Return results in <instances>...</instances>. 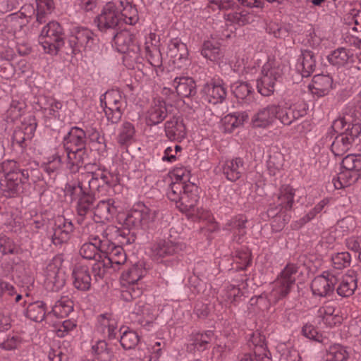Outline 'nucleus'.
I'll use <instances>...</instances> for the list:
<instances>
[{"label":"nucleus","mask_w":361,"mask_h":361,"mask_svg":"<svg viewBox=\"0 0 361 361\" xmlns=\"http://www.w3.org/2000/svg\"><path fill=\"white\" fill-rule=\"evenodd\" d=\"M39 43L45 53L56 56L59 51L75 56L81 52L71 38L65 42V33L61 24H46L39 36Z\"/></svg>","instance_id":"f257e3e1"},{"label":"nucleus","mask_w":361,"mask_h":361,"mask_svg":"<svg viewBox=\"0 0 361 361\" xmlns=\"http://www.w3.org/2000/svg\"><path fill=\"white\" fill-rule=\"evenodd\" d=\"M158 211L151 209L145 204H137L128 212L123 221V228L118 231L121 238V240H124L133 231L143 232L150 229L157 216Z\"/></svg>","instance_id":"f03ea898"},{"label":"nucleus","mask_w":361,"mask_h":361,"mask_svg":"<svg viewBox=\"0 0 361 361\" xmlns=\"http://www.w3.org/2000/svg\"><path fill=\"white\" fill-rule=\"evenodd\" d=\"M361 178V154H348L341 161V171L334 182L337 189L348 187Z\"/></svg>","instance_id":"7ed1b4c3"},{"label":"nucleus","mask_w":361,"mask_h":361,"mask_svg":"<svg viewBox=\"0 0 361 361\" xmlns=\"http://www.w3.org/2000/svg\"><path fill=\"white\" fill-rule=\"evenodd\" d=\"M15 161L7 160L0 164V173L4 174L0 180V189L2 195L7 198L18 196L23 192L22 180L18 179L16 173H13Z\"/></svg>","instance_id":"20e7f679"},{"label":"nucleus","mask_w":361,"mask_h":361,"mask_svg":"<svg viewBox=\"0 0 361 361\" xmlns=\"http://www.w3.org/2000/svg\"><path fill=\"white\" fill-rule=\"evenodd\" d=\"M139 20L137 9L132 5L126 6L119 12L114 3L109 2L103 8L100 15L96 17L98 23H137Z\"/></svg>","instance_id":"39448f33"},{"label":"nucleus","mask_w":361,"mask_h":361,"mask_svg":"<svg viewBox=\"0 0 361 361\" xmlns=\"http://www.w3.org/2000/svg\"><path fill=\"white\" fill-rule=\"evenodd\" d=\"M261 74V78L257 81V91L263 96H270L274 92L276 83L282 78V69L274 61L269 60L262 66Z\"/></svg>","instance_id":"423d86ee"},{"label":"nucleus","mask_w":361,"mask_h":361,"mask_svg":"<svg viewBox=\"0 0 361 361\" xmlns=\"http://www.w3.org/2000/svg\"><path fill=\"white\" fill-rule=\"evenodd\" d=\"M299 267L294 263H288L275 281L272 295L276 302L286 298L295 285L296 275Z\"/></svg>","instance_id":"0eeeda50"},{"label":"nucleus","mask_w":361,"mask_h":361,"mask_svg":"<svg viewBox=\"0 0 361 361\" xmlns=\"http://www.w3.org/2000/svg\"><path fill=\"white\" fill-rule=\"evenodd\" d=\"M182 247V245L171 240H161L152 245V252L156 259H161L162 262L173 265L180 260Z\"/></svg>","instance_id":"6e6552de"},{"label":"nucleus","mask_w":361,"mask_h":361,"mask_svg":"<svg viewBox=\"0 0 361 361\" xmlns=\"http://www.w3.org/2000/svg\"><path fill=\"white\" fill-rule=\"evenodd\" d=\"M106 231L103 230L101 235H90L89 242L84 243L80 249V255L87 259H97L102 257L99 252L104 253L108 250L109 239Z\"/></svg>","instance_id":"1a4fd4ad"},{"label":"nucleus","mask_w":361,"mask_h":361,"mask_svg":"<svg viewBox=\"0 0 361 361\" xmlns=\"http://www.w3.org/2000/svg\"><path fill=\"white\" fill-rule=\"evenodd\" d=\"M293 189L288 185H283L280 188V192L278 197V205L271 206L267 209V215L269 217L274 218V223L278 219H281L279 216L281 213L283 209L290 210L293 207L294 198Z\"/></svg>","instance_id":"9d476101"},{"label":"nucleus","mask_w":361,"mask_h":361,"mask_svg":"<svg viewBox=\"0 0 361 361\" xmlns=\"http://www.w3.org/2000/svg\"><path fill=\"white\" fill-rule=\"evenodd\" d=\"M76 201V221L78 224L82 225L87 214H90L92 210L94 211L96 198L94 192L87 188L85 191L80 190L79 197Z\"/></svg>","instance_id":"9b49d317"},{"label":"nucleus","mask_w":361,"mask_h":361,"mask_svg":"<svg viewBox=\"0 0 361 361\" xmlns=\"http://www.w3.org/2000/svg\"><path fill=\"white\" fill-rule=\"evenodd\" d=\"M338 280L336 276L329 273H323L316 276L311 283V290L314 295L326 297L334 293V286Z\"/></svg>","instance_id":"f8f14e48"},{"label":"nucleus","mask_w":361,"mask_h":361,"mask_svg":"<svg viewBox=\"0 0 361 361\" xmlns=\"http://www.w3.org/2000/svg\"><path fill=\"white\" fill-rule=\"evenodd\" d=\"M279 105L269 104L262 108L252 118L253 128H266L271 126L277 119Z\"/></svg>","instance_id":"ddd939ff"},{"label":"nucleus","mask_w":361,"mask_h":361,"mask_svg":"<svg viewBox=\"0 0 361 361\" xmlns=\"http://www.w3.org/2000/svg\"><path fill=\"white\" fill-rule=\"evenodd\" d=\"M202 92L209 103L221 104L226 98L227 88L221 80H214L204 85Z\"/></svg>","instance_id":"4468645a"},{"label":"nucleus","mask_w":361,"mask_h":361,"mask_svg":"<svg viewBox=\"0 0 361 361\" xmlns=\"http://www.w3.org/2000/svg\"><path fill=\"white\" fill-rule=\"evenodd\" d=\"M118 205L114 199L99 201L94 209L93 220L96 223L110 221L118 212Z\"/></svg>","instance_id":"2eb2a0df"},{"label":"nucleus","mask_w":361,"mask_h":361,"mask_svg":"<svg viewBox=\"0 0 361 361\" xmlns=\"http://www.w3.org/2000/svg\"><path fill=\"white\" fill-rule=\"evenodd\" d=\"M164 132L171 141L180 142L187 135L186 126L180 116H173L164 123Z\"/></svg>","instance_id":"dca6fc26"},{"label":"nucleus","mask_w":361,"mask_h":361,"mask_svg":"<svg viewBox=\"0 0 361 361\" xmlns=\"http://www.w3.org/2000/svg\"><path fill=\"white\" fill-rule=\"evenodd\" d=\"M198 200L197 186L192 183H187L185 186V189L183 190V193L177 208L182 212L193 213Z\"/></svg>","instance_id":"f3484780"},{"label":"nucleus","mask_w":361,"mask_h":361,"mask_svg":"<svg viewBox=\"0 0 361 361\" xmlns=\"http://www.w3.org/2000/svg\"><path fill=\"white\" fill-rule=\"evenodd\" d=\"M87 137L86 131L83 129L73 126L63 139V144L66 151L87 147Z\"/></svg>","instance_id":"a211bd4d"},{"label":"nucleus","mask_w":361,"mask_h":361,"mask_svg":"<svg viewBox=\"0 0 361 361\" xmlns=\"http://www.w3.org/2000/svg\"><path fill=\"white\" fill-rule=\"evenodd\" d=\"M92 178L88 181L87 189L92 190H99L101 187L106 185L107 187H113L118 183V178L113 173L99 169L97 171L91 173Z\"/></svg>","instance_id":"6ab92c4d"},{"label":"nucleus","mask_w":361,"mask_h":361,"mask_svg":"<svg viewBox=\"0 0 361 361\" xmlns=\"http://www.w3.org/2000/svg\"><path fill=\"white\" fill-rule=\"evenodd\" d=\"M66 152L68 159L67 166L71 173H78L82 166L87 169L90 163H87L89 154L87 147Z\"/></svg>","instance_id":"aec40b11"},{"label":"nucleus","mask_w":361,"mask_h":361,"mask_svg":"<svg viewBox=\"0 0 361 361\" xmlns=\"http://www.w3.org/2000/svg\"><path fill=\"white\" fill-rule=\"evenodd\" d=\"M57 221L52 228L51 241L55 245H61L69 240L74 226L71 221L65 219H59Z\"/></svg>","instance_id":"412c9836"},{"label":"nucleus","mask_w":361,"mask_h":361,"mask_svg":"<svg viewBox=\"0 0 361 361\" xmlns=\"http://www.w3.org/2000/svg\"><path fill=\"white\" fill-rule=\"evenodd\" d=\"M317 65L314 53L308 49L301 50V54L298 59L296 64L297 70L302 77L307 78L315 71Z\"/></svg>","instance_id":"4be33fe9"},{"label":"nucleus","mask_w":361,"mask_h":361,"mask_svg":"<svg viewBox=\"0 0 361 361\" xmlns=\"http://www.w3.org/2000/svg\"><path fill=\"white\" fill-rule=\"evenodd\" d=\"M107 264L111 266L114 271L120 269V267L126 262L127 256L121 246L116 245L109 240L108 250L104 251Z\"/></svg>","instance_id":"5701e85b"},{"label":"nucleus","mask_w":361,"mask_h":361,"mask_svg":"<svg viewBox=\"0 0 361 361\" xmlns=\"http://www.w3.org/2000/svg\"><path fill=\"white\" fill-rule=\"evenodd\" d=\"M173 86L178 95L181 97L192 98L197 94V85L191 77H176L173 81Z\"/></svg>","instance_id":"b1692460"},{"label":"nucleus","mask_w":361,"mask_h":361,"mask_svg":"<svg viewBox=\"0 0 361 361\" xmlns=\"http://www.w3.org/2000/svg\"><path fill=\"white\" fill-rule=\"evenodd\" d=\"M72 276L73 284L76 289L81 291H87L90 289L92 278L87 266H75L73 270Z\"/></svg>","instance_id":"393cba45"},{"label":"nucleus","mask_w":361,"mask_h":361,"mask_svg":"<svg viewBox=\"0 0 361 361\" xmlns=\"http://www.w3.org/2000/svg\"><path fill=\"white\" fill-rule=\"evenodd\" d=\"M222 172L227 180L232 182L236 181L245 172L243 159L236 157L226 160L222 166Z\"/></svg>","instance_id":"a878e982"},{"label":"nucleus","mask_w":361,"mask_h":361,"mask_svg":"<svg viewBox=\"0 0 361 361\" xmlns=\"http://www.w3.org/2000/svg\"><path fill=\"white\" fill-rule=\"evenodd\" d=\"M333 79L329 75L318 74L315 75L312 83L309 85V89L313 95L318 97L326 95L332 88Z\"/></svg>","instance_id":"bb28decb"},{"label":"nucleus","mask_w":361,"mask_h":361,"mask_svg":"<svg viewBox=\"0 0 361 361\" xmlns=\"http://www.w3.org/2000/svg\"><path fill=\"white\" fill-rule=\"evenodd\" d=\"M355 58H358L361 61L360 56H355L351 50L344 47H338L332 51L327 56L329 63L338 68L354 63Z\"/></svg>","instance_id":"cd10ccee"},{"label":"nucleus","mask_w":361,"mask_h":361,"mask_svg":"<svg viewBox=\"0 0 361 361\" xmlns=\"http://www.w3.org/2000/svg\"><path fill=\"white\" fill-rule=\"evenodd\" d=\"M65 283L64 273L57 267L49 265L45 280L46 288L53 292H58L64 286Z\"/></svg>","instance_id":"c85d7f7f"},{"label":"nucleus","mask_w":361,"mask_h":361,"mask_svg":"<svg viewBox=\"0 0 361 361\" xmlns=\"http://www.w3.org/2000/svg\"><path fill=\"white\" fill-rule=\"evenodd\" d=\"M169 56L173 59V63L182 66L188 61V51L185 44L177 39H173L169 44Z\"/></svg>","instance_id":"c756f323"},{"label":"nucleus","mask_w":361,"mask_h":361,"mask_svg":"<svg viewBox=\"0 0 361 361\" xmlns=\"http://www.w3.org/2000/svg\"><path fill=\"white\" fill-rule=\"evenodd\" d=\"M134 36L126 29L117 32L114 35V42L117 51L126 54L130 51H135L137 48L134 44Z\"/></svg>","instance_id":"7c9ffc66"},{"label":"nucleus","mask_w":361,"mask_h":361,"mask_svg":"<svg viewBox=\"0 0 361 361\" xmlns=\"http://www.w3.org/2000/svg\"><path fill=\"white\" fill-rule=\"evenodd\" d=\"M247 219L243 215H238L225 224V229L230 231L233 235V240L240 243L243 237L247 233Z\"/></svg>","instance_id":"2f4dec72"},{"label":"nucleus","mask_w":361,"mask_h":361,"mask_svg":"<svg viewBox=\"0 0 361 361\" xmlns=\"http://www.w3.org/2000/svg\"><path fill=\"white\" fill-rule=\"evenodd\" d=\"M167 105L164 101H158L147 112L146 123L148 126L161 123L167 116Z\"/></svg>","instance_id":"473e14b6"},{"label":"nucleus","mask_w":361,"mask_h":361,"mask_svg":"<svg viewBox=\"0 0 361 361\" xmlns=\"http://www.w3.org/2000/svg\"><path fill=\"white\" fill-rule=\"evenodd\" d=\"M201 54L211 61L220 63L224 57V51L218 42L206 40L202 45Z\"/></svg>","instance_id":"72a5a7b5"},{"label":"nucleus","mask_w":361,"mask_h":361,"mask_svg":"<svg viewBox=\"0 0 361 361\" xmlns=\"http://www.w3.org/2000/svg\"><path fill=\"white\" fill-rule=\"evenodd\" d=\"M209 264L204 262H198L193 269L194 277L190 278V283L192 286H194L195 290L197 293L202 291L201 282L204 280L209 279L210 274L208 272Z\"/></svg>","instance_id":"f704fd0d"},{"label":"nucleus","mask_w":361,"mask_h":361,"mask_svg":"<svg viewBox=\"0 0 361 361\" xmlns=\"http://www.w3.org/2000/svg\"><path fill=\"white\" fill-rule=\"evenodd\" d=\"M48 312L46 303L37 300L27 304L25 316L34 322H41L46 317H50V315H48Z\"/></svg>","instance_id":"c9c22d12"},{"label":"nucleus","mask_w":361,"mask_h":361,"mask_svg":"<svg viewBox=\"0 0 361 361\" xmlns=\"http://www.w3.org/2000/svg\"><path fill=\"white\" fill-rule=\"evenodd\" d=\"M131 313L137 317V322L143 326L151 324L154 319L149 305L142 301L136 303Z\"/></svg>","instance_id":"e433bc0d"},{"label":"nucleus","mask_w":361,"mask_h":361,"mask_svg":"<svg viewBox=\"0 0 361 361\" xmlns=\"http://www.w3.org/2000/svg\"><path fill=\"white\" fill-rule=\"evenodd\" d=\"M73 311V302L67 298H61L51 307L48 315L53 314L56 317H67Z\"/></svg>","instance_id":"4c0bfd02"},{"label":"nucleus","mask_w":361,"mask_h":361,"mask_svg":"<svg viewBox=\"0 0 361 361\" xmlns=\"http://www.w3.org/2000/svg\"><path fill=\"white\" fill-rule=\"evenodd\" d=\"M92 35L93 33L90 30L82 27H78L74 35H72L70 38L75 42V45L82 51V49H85L90 42L93 39Z\"/></svg>","instance_id":"58836bf2"},{"label":"nucleus","mask_w":361,"mask_h":361,"mask_svg":"<svg viewBox=\"0 0 361 361\" xmlns=\"http://www.w3.org/2000/svg\"><path fill=\"white\" fill-rule=\"evenodd\" d=\"M250 341L255 347V351L262 354L261 361H271L270 357V353L267 350L266 339L264 335L260 332H255L252 334Z\"/></svg>","instance_id":"ea45409f"},{"label":"nucleus","mask_w":361,"mask_h":361,"mask_svg":"<svg viewBox=\"0 0 361 361\" xmlns=\"http://www.w3.org/2000/svg\"><path fill=\"white\" fill-rule=\"evenodd\" d=\"M231 90L236 98L249 102L252 99L253 88L247 82H236L231 86Z\"/></svg>","instance_id":"a19ab883"},{"label":"nucleus","mask_w":361,"mask_h":361,"mask_svg":"<svg viewBox=\"0 0 361 361\" xmlns=\"http://www.w3.org/2000/svg\"><path fill=\"white\" fill-rule=\"evenodd\" d=\"M135 134V129L133 123L128 121L123 122L117 137L118 143L121 145H128L133 141Z\"/></svg>","instance_id":"79ce46f5"},{"label":"nucleus","mask_w":361,"mask_h":361,"mask_svg":"<svg viewBox=\"0 0 361 361\" xmlns=\"http://www.w3.org/2000/svg\"><path fill=\"white\" fill-rule=\"evenodd\" d=\"M120 343L126 350L133 349L140 343V337L134 331L125 330L123 333L120 332Z\"/></svg>","instance_id":"37998d69"},{"label":"nucleus","mask_w":361,"mask_h":361,"mask_svg":"<svg viewBox=\"0 0 361 361\" xmlns=\"http://www.w3.org/2000/svg\"><path fill=\"white\" fill-rule=\"evenodd\" d=\"M326 358L331 361H348L349 353L346 347L341 344H334L330 346Z\"/></svg>","instance_id":"c03bdc74"},{"label":"nucleus","mask_w":361,"mask_h":361,"mask_svg":"<svg viewBox=\"0 0 361 361\" xmlns=\"http://www.w3.org/2000/svg\"><path fill=\"white\" fill-rule=\"evenodd\" d=\"M145 53L148 62L155 68L162 66L161 54L157 45H149V42L145 43Z\"/></svg>","instance_id":"a18cd8bd"},{"label":"nucleus","mask_w":361,"mask_h":361,"mask_svg":"<svg viewBox=\"0 0 361 361\" xmlns=\"http://www.w3.org/2000/svg\"><path fill=\"white\" fill-rule=\"evenodd\" d=\"M347 137H350L353 141L357 143L359 140V136L361 134V120L360 118H354L351 116V118L348 121L345 131L342 132Z\"/></svg>","instance_id":"49530a36"},{"label":"nucleus","mask_w":361,"mask_h":361,"mask_svg":"<svg viewBox=\"0 0 361 361\" xmlns=\"http://www.w3.org/2000/svg\"><path fill=\"white\" fill-rule=\"evenodd\" d=\"M357 288V281L352 276H348L343 279L336 291L337 293L342 297H349L353 294Z\"/></svg>","instance_id":"de8ad7c7"},{"label":"nucleus","mask_w":361,"mask_h":361,"mask_svg":"<svg viewBox=\"0 0 361 361\" xmlns=\"http://www.w3.org/2000/svg\"><path fill=\"white\" fill-rule=\"evenodd\" d=\"M46 103L43 107L44 113L55 118H60V110L63 104L54 97H45Z\"/></svg>","instance_id":"09e8293b"},{"label":"nucleus","mask_w":361,"mask_h":361,"mask_svg":"<svg viewBox=\"0 0 361 361\" xmlns=\"http://www.w3.org/2000/svg\"><path fill=\"white\" fill-rule=\"evenodd\" d=\"M107 109H105V116L107 121L112 124L118 123L122 117V106L116 104L112 103L111 101L107 102Z\"/></svg>","instance_id":"8fccbe9b"},{"label":"nucleus","mask_w":361,"mask_h":361,"mask_svg":"<svg viewBox=\"0 0 361 361\" xmlns=\"http://www.w3.org/2000/svg\"><path fill=\"white\" fill-rule=\"evenodd\" d=\"M186 184L187 183L184 182H174L170 185L168 189L167 197L171 201L176 202V207L180 200L183 190L185 189Z\"/></svg>","instance_id":"3c124183"},{"label":"nucleus","mask_w":361,"mask_h":361,"mask_svg":"<svg viewBox=\"0 0 361 361\" xmlns=\"http://www.w3.org/2000/svg\"><path fill=\"white\" fill-rule=\"evenodd\" d=\"M145 270H142L138 265H134L127 271L123 273L122 279L130 284H135L137 283L143 276Z\"/></svg>","instance_id":"603ef678"},{"label":"nucleus","mask_w":361,"mask_h":361,"mask_svg":"<svg viewBox=\"0 0 361 361\" xmlns=\"http://www.w3.org/2000/svg\"><path fill=\"white\" fill-rule=\"evenodd\" d=\"M333 266L336 269H342L350 264L351 256L348 252H338L331 257Z\"/></svg>","instance_id":"864d4df0"},{"label":"nucleus","mask_w":361,"mask_h":361,"mask_svg":"<svg viewBox=\"0 0 361 361\" xmlns=\"http://www.w3.org/2000/svg\"><path fill=\"white\" fill-rule=\"evenodd\" d=\"M97 262H95L92 267V271L94 274V277L96 281L104 278L106 272L109 269H112L111 266L107 264V260L104 258L102 261L99 259H96Z\"/></svg>","instance_id":"5fc2aeb1"},{"label":"nucleus","mask_w":361,"mask_h":361,"mask_svg":"<svg viewBox=\"0 0 361 361\" xmlns=\"http://www.w3.org/2000/svg\"><path fill=\"white\" fill-rule=\"evenodd\" d=\"M290 24H265L264 29L275 37H285L287 36Z\"/></svg>","instance_id":"6e6d98bb"},{"label":"nucleus","mask_w":361,"mask_h":361,"mask_svg":"<svg viewBox=\"0 0 361 361\" xmlns=\"http://www.w3.org/2000/svg\"><path fill=\"white\" fill-rule=\"evenodd\" d=\"M235 262L239 264L237 269L245 270L252 263L251 254L247 250H238L235 252Z\"/></svg>","instance_id":"4d7b16f0"},{"label":"nucleus","mask_w":361,"mask_h":361,"mask_svg":"<svg viewBox=\"0 0 361 361\" xmlns=\"http://www.w3.org/2000/svg\"><path fill=\"white\" fill-rule=\"evenodd\" d=\"M87 140L90 142H95L98 145L97 150L104 151L106 150V140L103 135H100V133L95 128H92L90 130L86 131Z\"/></svg>","instance_id":"13d9d810"},{"label":"nucleus","mask_w":361,"mask_h":361,"mask_svg":"<svg viewBox=\"0 0 361 361\" xmlns=\"http://www.w3.org/2000/svg\"><path fill=\"white\" fill-rule=\"evenodd\" d=\"M337 226L345 235L353 231L357 227V223L353 216H347L338 221Z\"/></svg>","instance_id":"bf43d9fd"},{"label":"nucleus","mask_w":361,"mask_h":361,"mask_svg":"<svg viewBox=\"0 0 361 361\" xmlns=\"http://www.w3.org/2000/svg\"><path fill=\"white\" fill-rule=\"evenodd\" d=\"M87 188L82 185L80 181L74 183H66L64 188V192L66 195L71 197L72 200H77L79 197L80 190L85 191Z\"/></svg>","instance_id":"052dcab7"},{"label":"nucleus","mask_w":361,"mask_h":361,"mask_svg":"<svg viewBox=\"0 0 361 361\" xmlns=\"http://www.w3.org/2000/svg\"><path fill=\"white\" fill-rule=\"evenodd\" d=\"M16 293V288L10 283L0 279V298L8 300Z\"/></svg>","instance_id":"680f3d73"},{"label":"nucleus","mask_w":361,"mask_h":361,"mask_svg":"<svg viewBox=\"0 0 361 361\" xmlns=\"http://www.w3.org/2000/svg\"><path fill=\"white\" fill-rule=\"evenodd\" d=\"M0 252L3 255L15 254L17 252V248L9 238L3 236L0 238Z\"/></svg>","instance_id":"e2e57ef3"},{"label":"nucleus","mask_w":361,"mask_h":361,"mask_svg":"<svg viewBox=\"0 0 361 361\" xmlns=\"http://www.w3.org/2000/svg\"><path fill=\"white\" fill-rule=\"evenodd\" d=\"M302 334L306 338L320 342L322 341V336L320 334L315 327L311 324H306L302 329Z\"/></svg>","instance_id":"0e129e2a"},{"label":"nucleus","mask_w":361,"mask_h":361,"mask_svg":"<svg viewBox=\"0 0 361 361\" xmlns=\"http://www.w3.org/2000/svg\"><path fill=\"white\" fill-rule=\"evenodd\" d=\"M190 341L191 343L188 345L190 350L203 351L207 349V341L202 340L200 333L192 334Z\"/></svg>","instance_id":"69168bd1"},{"label":"nucleus","mask_w":361,"mask_h":361,"mask_svg":"<svg viewBox=\"0 0 361 361\" xmlns=\"http://www.w3.org/2000/svg\"><path fill=\"white\" fill-rule=\"evenodd\" d=\"M28 140L25 136V133L23 134V130L16 128L12 136V144L13 145H18L22 150L25 149L27 146V141Z\"/></svg>","instance_id":"338daca9"},{"label":"nucleus","mask_w":361,"mask_h":361,"mask_svg":"<svg viewBox=\"0 0 361 361\" xmlns=\"http://www.w3.org/2000/svg\"><path fill=\"white\" fill-rule=\"evenodd\" d=\"M226 132L231 133L235 128H238V122L235 113L229 114L221 119Z\"/></svg>","instance_id":"774afa93"}]
</instances>
